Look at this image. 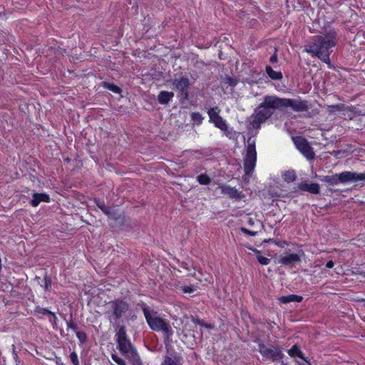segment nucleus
<instances>
[{"label": "nucleus", "mask_w": 365, "mask_h": 365, "mask_svg": "<svg viewBox=\"0 0 365 365\" xmlns=\"http://www.w3.org/2000/svg\"><path fill=\"white\" fill-rule=\"evenodd\" d=\"M174 97V93L172 91H162L158 96V101L160 104L167 105Z\"/></svg>", "instance_id": "nucleus-17"}, {"label": "nucleus", "mask_w": 365, "mask_h": 365, "mask_svg": "<svg viewBox=\"0 0 365 365\" xmlns=\"http://www.w3.org/2000/svg\"><path fill=\"white\" fill-rule=\"evenodd\" d=\"M284 180L288 183L296 180L297 175L294 170H287L282 174Z\"/></svg>", "instance_id": "nucleus-22"}, {"label": "nucleus", "mask_w": 365, "mask_h": 365, "mask_svg": "<svg viewBox=\"0 0 365 365\" xmlns=\"http://www.w3.org/2000/svg\"><path fill=\"white\" fill-rule=\"evenodd\" d=\"M278 300L282 304H287L289 302H301L303 300V297L297 294H289L286 296H281Z\"/></svg>", "instance_id": "nucleus-18"}, {"label": "nucleus", "mask_w": 365, "mask_h": 365, "mask_svg": "<svg viewBox=\"0 0 365 365\" xmlns=\"http://www.w3.org/2000/svg\"><path fill=\"white\" fill-rule=\"evenodd\" d=\"M247 222L249 225L250 226H253L254 224H255V220L252 217H248L247 220Z\"/></svg>", "instance_id": "nucleus-46"}, {"label": "nucleus", "mask_w": 365, "mask_h": 365, "mask_svg": "<svg viewBox=\"0 0 365 365\" xmlns=\"http://www.w3.org/2000/svg\"><path fill=\"white\" fill-rule=\"evenodd\" d=\"M142 310L150 329L155 331H162L167 336L173 334L172 328L165 319L151 315L148 307L144 304H142Z\"/></svg>", "instance_id": "nucleus-3"}, {"label": "nucleus", "mask_w": 365, "mask_h": 365, "mask_svg": "<svg viewBox=\"0 0 365 365\" xmlns=\"http://www.w3.org/2000/svg\"><path fill=\"white\" fill-rule=\"evenodd\" d=\"M277 49L274 48V53L273 55L269 58V62L271 63H275L278 61V57H277Z\"/></svg>", "instance_id": "nucleus-39"}, {"label": "nucleus", "mask_w": 365, "mask_h": 365, "mask_svg": "<svg viewBox=\"0 0 365 365\" xmlns=\"http://www.w3.org/2000/svg\"><path fill=\"white\" fill-rule=\"evenodd\" d=\"M34 314L39 319L46 317L53 327L57 325L58 318L56 314L47 308L36 306L34 309Z\"/></svg>", "instance_id": "nucleus-10"}, {"label": "nucleus", "mask_w": 365, "mask_h": 365, "mask_svg": "<svg viewBox=\"0 0 365 365\" xmlns=\"http://www.w3.org/2000/svg\"><path fill=\"white\" fill-rule=\"evenodd\" d=\"M298 187L302 191H306L314 195H317L320 192V186L317 182H301L298 185Z\"/></svg>", "instance_id": "nucleus-13"}, {"label": "nucleus", "mask_w": 365, "mask_h": 365, "mask_svg": "<svg viewBox=\"0 0 365 365\" xmlns=\"http://www.w3.org/2000/svg\"><path fill=\"white\" fill-rule=\"evenodd\" d=\"M258 351L264 360H270L273 362L282 361L284 356L282 349L274 345H269L268 346L263 343H259Z\"/></svg>", "instance_id": "nucleus-8"}, {"label": "nucleus", "mask_w": 365, "mask_h": 365, "mask_svg": "<svg viewBox=\"0 0 365 365\" xmlns=\"http://www.w3.org/2000/svg\"><path fill=\"white\" fill-rule=\"evenodd\" d=\"M76 336L79 341V343L81 344H85L87 340H88V336H87V334L85 331H76Z\"/></svg>", "instance_id": "nucleus-31"}, {"label": "nucleus", "mask_w": 365, "mask_h": 365, "mask_svg": "<svg viewBox=\"0 0 365 365\" xmlns=\"http://www.w3.org/2000/svg\"><path fill=\"white\" fill-rule=\"evenodd\" d=\"M110 310L107 312L110 319L118 321L124 317L130 310V304L124 298H116L108 303Z\"/></svg>", "instance_id": "nucleus-5"}, {"label": "nucleus", "mask_w": 365, "mask_h": 365, "mask_svg": "<svg viewBox=\"0 0 365 365\" xmlns=\"http://www.w3.org/2000/svg\"><path fill=\"white\" fill-rule=\"evenodd\" d=\"M257 163V151L255 146V140L249 138L247 140V145L246 147V154L244 158V172L245 175L250 177L255 168Z\"/></svg>", "instance_id": "nucleus-4"}, {"label": "nucleus", "mask_w": 365, "mask_h": 365, "mask_svg": "<svg viewBox=\"0 0 365 365\" xmlns=\"http://www.w3.org/2000/svg\"><path fill=\"white\" fill-rule=\"evenodd\" d=\"M240 230L242 233H244L245 235H247L249 236H251V237H255L257 235V232L248 230V229H247L245 227H240Z\"/></svg>", "instance_id": "nucleus-37"}, {"label": "nucleus", "mask_w": 365, "mask_h": 365, "mask_svg": "<svg viewBox=\"0 0 365 365\" xmlns=\"http://www.w3.org/2000/svg\"><path fill=\"white\" fill-rule=\"evenodd\" d=\"M287 108H291L295 112H306L309 110V104L307 100H303L300 97L286 98L274 95H266L263 98V101L255 109L251 124L253 128L258 129L263 123L272 116L275 110H284Z\"/></svg>", "instance_id": "nucleus-1"}, {"label": "nucleus", "mask_w": 365, "mask_h": 365, "mask_svg": "<svg viewBox=\"0 0 365 365\" xmlns=\"http://www.w3.org/2000/svg\"><path fill=\"white\" fill-rule=\"evenodd\" d=\"M330 108H331L332 110L341 111V110H345V105L343 103H339V104L331 105L330 106Z\"/></svg>", "instance_id": "nucleus-38"}, {"label": "nucleus", "mask_w": 365, "mask_h": 365, "mask_svg": "<svg viewBox=\"0 0 365 365\" xmlns=\"http://www.w3.org/2000/svg\"><path fill=\"white\" fill-rule=\"evenodd\" d=\"M67 329H71L75 332L78 331V324L73 320L72 316L68 321L66 322Z\"/></svg>", "instance_id": "nucleus-33"}, {"label": "nucleus", "mask_w": 365, "mask_h": 365, "mask_svg": "<svg viewBox=\"0 0 365 365\" xmlns=\"http://www.w3.org/2000/svg\"><path fill=\"white\" fill-rule=\"evenodd\" d=\"M51 197L49 195L42 192H35L33 194V197L30 202L32 207H37L41 202H50Z\"/></svg>", "instance_id": "nucleus-14"}, {"label": "nucleus", "mask_w": 365, "mask_h": 365, "mask_svg": "<svg viewBox=\"0 0 365 365\" xmlns=\"http://www.w3.org/2000/svg\"><path fill=\"white\" fill-rule=\"evenodd\" d=\"M220 112V110L217 106L210 108L207 110V115L210 118L209 121L210 123H214L215 120H217V118L220 116L219 115Z\"/></svg>", "instance_id": "nucleus-21"}, {"label": "nucleus", "mask_w": 365, "mask_h": 365, "mask_svg": "<svg viewBox=\"0 0 365 365\" xmlns=\"http://www.w3.org/2000/svg\"><path fill=\"white\" fill-rule=\"evenodd\" d=\"M294 143L297 150H299L307 159L313 160L314 158L315 153L306 138L296 137L294 138Z\"/></svg>", "instance_id": "nucleus-9"}, {"label": "nucleus", "mask_w": 365, "mask_h": 365, "mask_svg": "<svg viewBox=\"0 0 365 365\" xmlns=\"http://www.w3.org/2000/svg\"><path fill=\"white\" fill-rule=\"evenodd\" d=\"M326 267L331 269L334 266V262L332 260H329L326 263Z\"/></svg>", "instance_id": "nucleus-43"}, {"label": "nucleus", "mask_w": 365, "mask_h": 365, "mask_svg": "<svg viewBox=\"0 0 365 365\" xmlns=\"http://www.w3.org/2000/svg\"><path fill=\"white\" fill-rule=\"evenodd\" d=\"M103 86L116 94H120L122 91V89L113 83L103 82Z\"/></svg>", "instance_id": "nucleus-25"}, {"label": "nucleus", "mask_w": 365, "mask_h": 365, "mask_svg": "<svg viewBox=\"0 0 365 365\" xmlns=\"http://www.w3.org/2000/svg\"><path fill=\"white\" fill-rule=\"evenodd\" d=\"M57 364H58V365H64L63 363H61V361H59V363H58V362H57Z\"/></svg>", "instance_id": "nucleus-49"}, {"label": "nucleus", "mask_w": 365, "mask_h": 365, "mask_svg": "<svg viewBox=\"0 0 365 365\" xmlns=\"http://www.w3.org/2000/svg\"><path fill=\"white\" fill-rule=\"evenodd\" d=\"M180 359L177 357L166 356L164 360V365H180Z\"/></svg>", "instance_id": "nucleus-29"}, {"label": "nucleus", "mask_w": 365, "mask_h": 365, "mask_svg": "<svg viewBox=\"0 0 365 365\" xmlns=\"http://www.w3.org/2000/svg\"><path fill=\"white\" fill-rule=\"evenodd\" d=\"M70 360L73 365H80L78 356L76 351H73L70 354Z\"/></svg>", "instance_id": "nucleus-35"}, {"label": "nucleus", "mask_w": 365, "mask_h": 365, "mask_svg": "<svg viewBox=\"0 0 365 365\" xmlns=\"http://www.w3.org/2000/svg\"><path fill=\"white\" fill-rule=\"evenodd\" d=\"M336 32L335 30H329L324 36H317L313 42L309 43L305 51L316 56L322 61L329 63L331 48L337 43Z\"/></svg>", "instance_id": "nucleus-2"}, {"label": "nucleus", "mask_w": 365, "mask_h": 365, "mask_svg": "<svg viewBox=\"0 0 365 365\" xmlns=\"http://www.w3.org/2000/svg\"><path fill=\"white\" fill-rule=\"evenodd\" d=\"M326 183L330 185H336L339 183H346V173L345 171L332 175H326L323 180Z\"/></svg>", "instance_id": "nucleus-12"}, {"label": "nucleus", "mask_w": 365, "mask_h": 365, "mask_svg": "<svg viewBox=\"0 0 365 365\" xmlns=\"http://www.w3.org/2000/svg\"><path fill=\"white\" fill-rule=\"evenodd\" d=\"M109 219L119 220H121L120 215L112 207L109 210V213L106 214Z\"/></svg>", "instance_id": "nucleus-32"}, {"label": "nucleus", "mask_w": 365, "mask_h": 365, "mask_svg": "<svg viewBox=\"0 0 365 365\" xmlns=\"http://www.w3.org/2000/svg\"><path fill=\"white\" fill-rule=\"evenodd\" d=\"M215 126L222 131H226L227 130V125L226 120H224L221 116H220L217 120H215L212 123Z\"/></svg>", "instance_id": "nucleus-26"}, {"label": "nucleus", "mask_w": 365, "mask_h": 365, "mask_svg": "<svg viewBox=\"0 0 365 365\" xmlns=\"http://www.w3.org/2000/svg\"><path fill=\"white\" fill-rule=\"evenodd\" d=\"M265 71L272 80L279 81L283 78V75L281 71H274L270 66L267 65L265 66Z\"/></svg>", "instance_id": "nucleus-20"}, {"label": "nucleus", "mask_w": 365, "mask_h": 365, "mask_svg": "<svg viewBox=\"0 0 365 365\" xmlns=\"http://www.w3.org/2000/svg\"><path fill=\"white\" fill-rule=\"evenodd\" d=\"M221 193L226 195L230 199L241 200L244 197V194L241 191H238L235 187L227 185L220 186Z\"/></svg>", "instance_id": "nucleus-11"}, {"label": "nucleus", "mask_w": 365, "mask_h": 365, "mask_svg": "<svg viewBox=\"0 0 365 365\" xmlns=\"http://www.w3.org/2000/svg\"><path fill=\"white\" fill-rule=\"evenodd\" d=\"M301 262V257L298 254L292 253L280 257L279 262L285 266H292Z\"/></svg>", "instance_id": "nucleus-15"}, {"label": "nucleus", "mask_w": 365, "mask_h": 365, "mask_svg": "<svg viewBox=\"0 0 365 365\" xmlns=\"http://www.w3.org/2000/svg\"><path fill=\"white\" fill-rule=\"evenodd\" d=\"M279 362H281V365H287V364H285L283 360L282 359V361H279Z\"/></svg>", "instance_id": "nucleus-48"}, {"label": "nucleus", "mask_w": 365, "mask_h": 365, "mask_svg": "<svg viewBox=\"0 0 365 365\" xmlns=\"http://www.w3.org/2000/svg\"><path fill=\"white\" fill-rule=\"evenodd\" d=\"M180 289L185 294H191L196 290V288L192 285L181 286Z\"/></svg>", "instance_id": "nucleus-34"}, {"label": "nucleus", "mask_w": 365, "mask_h": 365, "mask_svg": "<svg viewBox=\"0 0 365 365\" xmlns=\"http://www.w3.org/2000/svg\"><path fill=\"white\" fill-rule=\"evenodd\" d=\"M346 183L349 182H365V173H356L351 171H345Z\"/></svg>", "instance_id": "nucleus-16"}, {"label": "nucleus", "mask_w": 365, "mask_h": 365, "mask_svg": "<svg viewBox=\"0 0 365 365\" xmlns=\"http://www.w3.org/2000/svg\"><path fill=\"white\" fill-rule=\"evenodd\" d=\"M205 281L208 283H212V277L210 275L207 278L205 279Z\"/></svg>", "instance_id": "nucleus-47"}, {"label": "nucleus", "mask_w": 365, "mask_h": 365, "mask_svg": "<svg viewBox=\"0 0 365 365\" xmlns=\"http://www.w3.org/2000/svg\"><path fill=\"white\" fill-rule=\"evenodd\" d=\"M96 205L106 215V213H109V210L111 207L108 206L105 204L103 200L100 199L95 200Z\"/></svg>", "instance_id": "nucleus-27"}, {"label": "nucleus", "mask_w": 365, "mask_h": 365, "mask_svg": "<svg viewBox=\"0 0 365 365\" xmlns=\"http://www.w3.org/2000/svg\"><path fill=\"white\" fill-rule=\"evenodd\" d=\"M173 88L177 91V97L181 103L189 99V89L191 86L190 79L186 76H180L173 81Z\"/></svg>", "instance_id": "nucleus-7"}, {"label": "nucleus", "mask_w": 365, "mask_h": 365, "mask_svg": "<svg viewBox=\"0 0 365 365\" xmlns=\"http://www.w3.org/2000/svg\"><path fill=\"white\" fill-rule=\"evenodd\" d=\"M202 327H205L208 329H213V325L212 324L204 322V324L202 325Z\"/></svg>", "instance_id": "nucleus-44"}, {"label": "nucleus", "mask_w": 365, "mask_h": 365, "mask_svg": "<svg viewBox=\"0 0 365 365\" xmlns=\"http://www.w3.org/2000/svg\"><path fill=\"white\" fill-rule=\"evenodd\" d=\"M57 364H58V365H64L63 363H61V361H59V363H58V362H57Z\"/></svg>", "instance_id": "nucleus-50"}, {"label": "nucleus", "mask_w": 365, "mask_h": 365, "mask_svg": "<svg viewBox=\"0 0 365 365\" xmlns=\"http://www.w3.org/2000/svg\"><path fill=\"white\" fill-rule=\"evenodd\" d=\"M115 337L117 348L123 355L127 356L129 353L136 354V351L128 339L125 326L123 325L119 327Z\"/></svg>", "instance_id": "nucleus-6"}, {"label": "nucleus", "mask_w": 365, "mask_h": 365, "mask_svg": "<svg viewBox=\"0 0 365 365\" xmlns=\"http://www.w3.org/2000/svg\"><path fill=\"white\" fill-rule=\"evenodd\" d=\"M254 252L257 254L256 257L257 262L262 265H267L270 263L271 259L267 257L262 255L261 251L255 249Z\"/></svg>", "instance_id": "nucleus-23"}, {"label": "nucleus", "mask_w": 365, "mask_h": 365, "mask_svg": "<svg viewBox=\"0 0 365 365\" xmlns=\"http://www.w3.org/2000/svg\"><path fill=\"white\" fill-rule=\"evenodd\" d=\"M1 16V13L0 12V16Z\"/></svg>", "instance_id": "nucleus-51"}, {"label": "nucleus", "mask_w": 365, "mask_h": 365, "mask_svg": "<svg viewBox=\"0 0 365 365\" xmlns=\"http://www.w3.org/2000/svg\"><path fill=\"white\" fill-rule=\"evenodd\" d=\"M197 182L202 185H207L211 182V178L207 174H200L197 177Z\"/></svg>", "instance_id": "nucleus-28"}, {"label": "nucleus", "mask_w": 365, "mask_h": 365, "mask_svg": "<svg viewBox=\"0 0 365 365\" xmlns=\"http://www.w3.org/2000/svg\"><path fill=\"white\" fill-rule=\"evenodd\" d=\"M192 322L195 324H198L200 325V327H202V324H204V321L201 319H199V318H197V319H192Z\"/></svg>", "instance_id": "nucleus-41"}, {"label": "nucleus", "mask_w": 365, "mask_h": 365, "mask_svg": "<svg viewBox=\"0 0 365 365\" xmlns=\"http://www.w3.org/2000/svg\"><path fill=\"white\" fill-rule=\"evenodd\" d=\"M180 267L181 268L185 269L190 270V266H189V264H188L187 262H181L180 263Z\"/></svg>", "instance_id": "nucleus-42"}, {"label": "nucleus", "mask_w": 365, "mask_h": 365, "mask_svg": "<svg viewBox=\"0 0 365 365\" xmlns=\"http://www.w3.org/2000/svg\"><path fill=\"white\" fill-rule=\"evenodd\" d=\"M191 121L193 125H200L202 123L204 117L199 112H192L190 114Z\"/></svg>", "instance_id": "nucleus-24"}, {"label": "nucleus", "mask_w": 365, "mask_h": 365, "mask_svg": "<svg viewBox=\"0 0 365 365\" xmlns=\"http://www.w3.org/2000/svg\"><path fill=\"white\" fill-rule=\"evenodd\" d=\"M287 354L290 357H298L302 360H305L304 354L302 351L299 346L297 344L293 345L289 350Z\"/></svg>", "instance_id": "nucleus-19"}, {"label": "nucleus", "mask_w": 365, "mask_h": 365, "mask_svg": "<svg viewBox=\"0 0 365 365\" xmlns=\"http://www.w3.org/2000/svg\"><path fill=\"white\" fill-rule=\"evenodd\" d=\"M227 83L231 86H235L237 84V81L235 80L234 78L230 77L227 78Z\"/></svg>", "instance_id": "nucleus-40"}, {"label": "nucleus", "mask_w": 365, "mask_h": 365, "mask_svg": "<svg viewBox=\"0 0 365 365\" xmlns=\"http://www.w3.org/2000/svg\"><path fill=\"white\" fill-rule=\"evenodd\" d=\"M52 281L50 276L46 274L43 277V285L42 287L46 291H49L51 289Z\"/></svg>", "instance_id": "nucleus-30"}, {"label": "nucleus", "mask_w": 365, "mask_h": 365, "mask_svg": "<svg viewBox=\"0 0 365 365\" xmlns=\"http://www.w3.org/2000/svg\"><path fill=\"white\" fill-rule=\"evenodd\" d=\"M111 358L118 365H126V362L116 354H112Z\"/></svg>", "instance_id": "nucleus-36"}, {"label": "nucleus", "mask_w": 365, "mask_h": 365, "mask_svg": "<svg viewBox=\"0 0 365 365\" xmlns=\"http://www.w3.org/2000/svg\"><path fill=\"white\" fill-rule=\"evenodd\" d=\"M304 363L298 362V365H312L310 361L306 357L305 360H303Z\"/></svg>", "instance_id": "nucleus-45"}]
</instances>
